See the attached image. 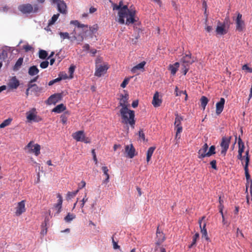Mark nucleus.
Instances as JSON below:
<instances>
[{
  "mask_svg": "<svg viewBox=\"0 0 252 252\" xmlns=\"http://www.w3.org/2000/svg\"><path fill=\"white\" fill-rule=\"evenodd\" d=\"M128 94H125L120 95L119 105L122 106L120 112L122 117V123L124 124H129L132 127H134L135 121L134 120V111L128 109L129 105L128 99Z\"/></svg>",
  "mask_w": 252,
  "mask_h": 252,
  "instance_id": "nucleus-1",
  "label": "nucleus"
},
{
  "mask_svg": "<svg viewBox=\"0 0 252 252\" xmlns=\"http://www.w3.org/2000/svg\"><path fill=\"white\" fill-rule=\"evenodd\" d=\"M136 10L135 8L132 6H130V10L129 12H126L125 16L123 17V19L124 20V24L126 25H129L131 24H133L136 21L135 20Z\"/></svg>",
  "mask_w": 252,
  "mask_h": 252,
  "instance_id": "nucleus-2",
  "label": "nucleus"
},
{
  "mask_svg": "<svg viewBox=\"0 0 252 252\" xmlns=\"http://www.w3.org/2000/svg\"><path fill=\"white\" fill-rule=\"evenodd\" d=\"M136 10L135 8L132 6H130V10L129 12H126L125 16L123 17V19L124 20V24L126 25H129L131 24H133L136 21L135 20Z\"/></svg>",
  "mask_w": 252,
  "mask_h": 252,
  "instance_id": "nucleus-3",
  "label": "nucleus"
},
{
  "mask_svg": "<svg viewBox=\"0 0 252 252\" xmlns=\"http://www.w3.org/2000/svg\"><path fill=\"white\" fill-rule=\"evenodd\" d=\"M26 118L28 122H31L32 121L35 122H39L41 121V118L37 115V112L35 108H32L29 111L27 112Z\"/></svg>",
  "mask_w": 252,
  "mask_h": 252,
  "instance_id": "nucleus-4",
  "label": "nucleus"
},
{
  "mask_svg": "<svg viewBox=\"0 0 252 252\" xmlns=\"http://www.w3.org/2000/svg\"><path fill=\"white\" fill-rule=\"evenodd\" d=\"M73 138L77 141L83 142L85 143H91V140L89 137H86L83 130H79L72 134Z\"/></svg>",
  "mask_w": 252,
  "mask_h": 252,
  "instance_id": "nucleus-5",
  "label": "nucleus"
},
{
  "mask_svg": "<svg viewBox=\"0 0 252 252\" xmlns=\"http://www.w3.org/2000/svg\"><path fill=\"white\" fill-rule=\"evenodd\" d=\"M235 21L236 31L239 32L243 31L245 29V24L242 20V15L240 13H238Z\"/></svg>",
  "mask_w": 252,
  "mask_h": 252,
  "instance_id": "nucleus-6",
  "label": "nucleus"
},
{
  "mask_svg": "<svg viewBox=\"0 0 252 252\" xmlns=\"http://www.w3.org/2000/svg\"><path fill=\"white\" fill-rule=\"evenodd\" d=\"M231 139V137H223L220 143V146L222 148L221 154L225 155L226 153L229 148V143Z\"/></svg>",
  "mask_w": 252,
  "mask_h": 252,
  "instance_id": "nucleus-7",
  "label": "nucleus"
},
{
  "mask_svg": "<svg viewBox=\"0 0 252 252\" xmlns=\"http://www.w3.org/2000/svg\"><path fill=\"white\" fill-rule=\"evenodd\" d=\"M108 68L107 64L106 63L103 65H95L94 75L98 77H101L106 72Z\"/></svg>",
  "mask_w": 252,
  "mask_h": 252,
  "instance_id": "nucleus-8",
  "label": "nucleus"
},
{
  "mask_svg": "<svg viewBox=\"0 0 252 252\" xmlns=\"http://www.w3.org/2000/svg\"><path fill=\"white\" fill-rule=\"evenodd\" d=\"M57 197L58 198V202L55 204L52 208L53 211H55L54 216L58 215L61 212L62 208L63 198L60 193H58Z\"/></svg>",
  "mask_w": 252,
  "mask_h": 252,
  "instance_id": "nucleus-9",
  "label": "nucleus"
},
{
  "mask_svg": "<svg viewBox=\"0 0 252 252\" xmlns=\"http://www.w3.org/2000/svg\"><path fill=\"white\" fill-rule=\"evenodd\" d=\"M18 8L20 12L25 14H30L33 11V6L30 3L21 4Z\"/></svg>",
  "mask_w": 252,
  "mask_h": 252,
  "instance_id": "nucleus-10",
  "label": "nucleus"
},
{
  "mask_svg": "<svg viewBox=\"0 0 252 252\" xmlns=\"http://www.w3.org/2000/svg\"><path fill=\"white\" fill-rule=\"evenodd\" d=\"M26 201L23 200L18 203L15 207V215L17 216H21L23 213L26 212L25 208Z\"/></svg>",
  "mask_w": 252,
  "mask_h": 252,
  "instance_id": "nucleus-11",
  "label": "nucleus"
},
{
  "mask_svg": "<svg viewBox=\"0 0 252 252\" xmlns=\"http://www.w3.org/2000/svg\"><path fill=\"white\" fill-rule=\"evenodd\" d=\"M63 98L62 93H57L51 95L47 99L48 104H55L58 102L62 100Z\"/></svg>",
  "mask_w": 252,
  "mask_h": 252,
  "instance_id": "nucleus-12",
  "label": "nucleus"
},
{
  "mask_svg": "<svg viewBox=\"0 0 252 252\" xmlns=\"http://www.w3.org/2000/svg\"><path fill=\"white\" fill-rule=\"evenodd\" d=\"M130 7H129V8H128L127 5H124L122 6V7H121V9L118 12V22L119 23H120L121 24H124V20L123 19V18L125 16V14H126V12H129V11H130Z\"/></svg>",
  "mask_w": 252,
  "mask_h": 252,
  "instance_id": "nucleus-13",
  "label": "nucleus"
},
{
  "mask_svg": "<svg viewBox=\"0 0 252 252\" xmlns=\"http://www.w3.org/2000/svg\"><path fill=\"white\" fill-rule=\"evenodd\" d=\"M216 32L217 34L220 35L226 34L227 32V30L225 28V23L219 21L216 29Z\"/></svg>",
  "mask_w": 252,
  "mask_h": 252,
  "instance_id": "nucleus-14",
  "label": "nucleus"
},
{
  "mask_svg": "<svg viewBox=\"0 0 252 252\" xmlns=\"http://www.w3.org/2000/svg\"><path fill=\"white\" fill-rule=\"evenodd\" d=\"M125 149L127 157L132 158L134 157L135 150L132 144L125 146Z\"/></svg>",
  "mask_w": 252,
  "mask_h": 252,
  "instance_id": "nucleus-15",
  "label": "nucleus"
},
{
  "mask_svg": "<svg viewBox=\"0 0 252 252\" xmlns=\"http://www.w3.org/2000/svg\"><path fill=\"white\" fill-rule=\"evenodd\" d=\"M54 3H57L58 9L62 13L65 14L66 12V5L63 1L60 0H52Z\"/></svg>",
  "mask_w": 252,
  "mask_h": 252,
  "instance_id": "nucleus-16",
  "label": "nucleus"
},
{
  "mask_svg": "<svg viewBox=\"0 0 252 252\" xmlns=\"http://www.w3.org/2000/svg\"><path fill=\"white\" fill-rule=\"evenodd\" d=\"M208 149V146L207 143L203 145L202 147L198 152V158L199 159H202L205 157H207L206 154H207V150Z\"/></svg>",
  "mask_w": 252,
  "mask_h": 252,
  "instance_id": "nucleus-17",
  "label": "nucleus"
},
{
  "mask_svg": "<svg viewBox=\"0 0 252 252\" xmlns=\"http://www.w3.org/2000/svg\"><path fill=\"white\" fill-rule=\"evenodd\" d=\"M225 103V99L224 98H220V101L216 104V113L217 115H220L223 110Z\"/></svg>",
  "mask_w": 252,
  "mask_h": 252,
  "instance_id": "nucleus-18",
  "label": "nucleus"
},
{
  "mask_svg": "<svg viewBox=\"0 0 252 252\" xmlns=\"http://www.w3.org/2000/svg\"><path fill=\"white\" fill-rule=\"evenodd\" d=\"M182 62L183 64L187 65L188 66L193 63L195 62V61L192 59L191 54L189 53V54H187L185 56L183 57L182 59Z\"/></svg>",
  "mask_w": 252,
  "mask_h": 252,
  "instance_id": "nucleus-19",
  "label": "nucleus"
},
{
  "mask_svg": "<svg viewBox=\"0 0 252 252\" xmlns=\"http://www.w3.org/2000/svg\"><path fill=\"white\" fill-rule=\"evenodd\" d=\"M162 100L159 98V94L156 92L153 96L152 104L155 107H158L160 106Z\"/></svg>",
  "mask_w": 252,
  "mask_h": 252,
  "instance_id": "nucleus-20",
  "label": "nucleus"
},
{
  "mask_svg": "<svg viewBox=\"0 0 252 252\" xmlns=\"http://www.w3.org/2000/svg\"><path fill=\"white\" fill-rule=\"evenodd\" d=\"M165 235L163 232L159 231L158 227L157 230L156 244L160 245L165 240Z\"/></svg>",
  "mask_w": 252,
  "mask_h": 252,
  "instance_id": "nucleus-21",
  "label": "nucleus"
},
{
  "mask_svg": "<svg viewBox=\"0 0 252 252\" xmlns=\"http://www.w3.org/2000/svg\"><path fill=\"white\" fill-rule=\"evenodd\" d=\"M205 217L203 216L200 219H199L198 221V223L199 224V227L200 228V232L202 234V236H204V235L207 234V231L206 228V223L204 222L202 225V221L205 219Z\"/></svg>",
  "mask_w": 252,
  "mask_h": 252,
  "instance_id": "nucleus-22",
  "label": "nucleus"
},
{
  "mask_svg": "<svg viewBox=\"0 0 252 252\" xmlns=\"http://www.w3.org/2000/svg\"><path fill=\"white\" fill-rule=\"evenodd\" d=\"M244 170H245V174L246 178L247 183L251 184L250 187V194L252 196V180L251 179L250 175L249 173L248 168H244Z\"/></svg>",
  "mask_w": 252,
  "mask_h": 252,
  "instance_id": "nucleus-23",
  "label": "nucleus"
},
{
  "mask_svg": "<svg viewBox=\"0 0 252 252\" xmlns=\"http://www.w3.org/2000/svg\"><path fill=\"white\" fill-rule=\"evenodd\" d=\"M101 169L104 173V175L106 177L105 179L103 181L102 183L103 184H107L109 182V178H110V176L108 174L109 170H108L107 167L105 166H102Z\"/></svg>",
  "mask_w": 252,
  "mask_h": 252,
  "instance_id": "nucleus-24",
  "label": "nucleus"
},
{
  "mask_svg": "<svg viewBox=\"0 0 252 252\" xmlns=\"http://www.w3.org/2000/svg\"><path fill=\"white\" fill-rule=\"evenodd\" d=\"M146 64V62L143 61L136 65L134 66L131 69V71L132 73H136L137 70H140L144 68L145 65Z\"/></svg>",
  "mask_w": 252,
  "mask_h": 252,
  "instance_id": "nucleus-25",
  "label": "nucleus"
},
{
  "mask_svg": "<svg viewBox=\"0 0 252 252\" xmlns=\"http://www.w3.org/2000/svg\"><path fill=\"white\" fill-rule=\"evenodd\" d=\"M70 24L74 25V26L77 27L79 28H82L84 30H88V26L87 25H84L83 24H81L77 20H72L70 21Z\"/></svg>",
  "mask_w": 252,
  "mask_h": 252,
  "instance_id": "nucleus-26",
  "label": "nucleus"
},
{
  "mask_svg": "<svg viewBox=\"0 0 252 252\" xmlns=\"http://www.w3.org/2000/svg\"><path fill=\"white\" fill-rule=\"evenodd\" d=\"M8 85L11 89H15L19 86V82L15 77H14L9 83Z\"/></svg>",
  "mask_w": 252,
  "mask_h": 252,
  "instance_id": "nucleus-27",
  "label": "nucleus"
},
{
  "mask_svg": "<svg viewBox=\"0 0 252 252\" xmlns=\"http://www.w3.org/2000/svg\"><path fill=\"white\" fill-rule=\"evenodd\" d=\"M179 67V63H175L174 64L171 65L170 64L169 66V70L171 71V73L172 75H174L177 71L178 69V68Z\"/></svg>",
  "mask_w": 252,
  "mask_h": 252,
  "instance_id": "nucleus-28",
  "label": "nucleus"
},
{
  "mask_svg": "<svg viewBox=\"0 0 252 252\" xmlns=\"http://www.w3.org/2000/svg\"><path fill=\"white\" fill-rule=\"evenodd\" d=\"M28 87H29V89H31L32 92H33L34 93H37L41 91V89L39 88L35 84L29 83Z\"/></svg>",
  "mask_w": 252,
  "mask_h": 252,
  "instance_id": "nucleus-29",
  "label": "nucleus"
},
{
  "mask_svg": "<svg viewBox=\"0 0 252 252\" xmlns=\"http://www.w3.org/2000/svg\"><path fill=\"white\" fill-rule=\"evenodd\" d=\"M40 146L38 144H36L33 145V148H31L30 150V152L33 153L35 156H37L40 154Z\"/></svg>",
  "mask_w": 252,
  "mask_h": 252,
  "instance_id": "nucleus-30",
  "label": "nucleus"
},
{
  "mask_svg": "<svg viewBox=\"0 0 252 252\" xmlns=\"http://www.w3.org/2000/svg\"><path fill=\"white\" fill-rule=\"evenodd\" d=\"M65 109L66 107L63 104H60L56 106L52 111L57 113H60L65 110Z\"/></svg>",
  "mask_w": 252,
  "mask_h": 252,
  "instance_id": "nucleus-31",
  "label": "nucleus"
},
{
  "mask_svg": "<svg viewBox=\"0 0 252 252\" xmlns=\"http://www.w3.org/2000/svg\"><path fill=\"white\" fill-rule=\"evenodd\" d=\"M39 72V70L35 65L31 66L28 71V73L31 76H34Z\"/></svg>",
  "mask_w": 252,
  "mask_h": 252,
  "instance_id": "nucleus-32",
  "label": "nucleus"
},
{
  "mask_svg": "<svg viewBox=\"0 0 252 252\" xmlns=\"http://www.w3.org/2000/svg\"><path fill=\"white\" fill-rule=\"evenodd\" d=\"M156 149V147H150L147 152V158H146V160L147 162H149V161L151 160V157L153 154V153Z\"/></svg>",
  "mask_w": 252,
  "mask_h": 252,
  "instance_id": "nucleus-33",
  "label": "nucleus"
},
{
  "mask_svg": "<svg viewBox=\"0 0 252 252\" xmlns=\"http://www.w3.org/2000/svg\"><path fill=\"white\" fill-rule=\"evenodd\" d=\"M23 62V58H20L18 59V60L16 62L14 66H13V70L14 71H17L21 67L22 63Z\"/></svg>",
  "mask_w": 252,
  "mask_h": 252,
  "instance_id": "nucleus-34",
  "label": "nucleus"
},
{
  "mask_svg": "<svg viewBox=\"0 0 252 252\" xmlns=\"http://www.w3.org/2000/svg\"><path fill=\"white\" fill-rule=\"evenodd\" d=\"M209 99L205 96H202L200 98L201 106L203 110H205Z\"/></svg>",
  "mask_w": 252,
  "mask_h": 252,
  "instance_id": "nucleus-35",
  "label": "nucleus"
},
{
  "mask_svg": "<svg viewBox=\"0 0 252 252\" xmlns=\"http://www.w3.org/2000/svg\"><path fill=\"white\" fill-rule=\"evenodd\" d=\"M76 218V215L74 214L68 213L66 217H64V220L66 222H70Z\"/></svg>",
  "mask_w": 252,
  "mask_h": 252,
  "instance_id": "nucleus-36",
  "label": "nucleus"
},
{
  "mask_svg": "<svg viewBox=\"0 0 252 252\" xmlns=\"http://www.w3.org/2000/svg\"><path fill=\"white\" fill-rule=\"evenodd\" d=\"M199 238V234L196 233L192 237V241L190 245L189 246V248H191L196 245V241Z\"/></svg>",
  "mask_w": 252,
  "mask_h": 252,
  "instance_id": "nucleus-37",
  "label": "nucleus"
},
{
  "mask_svg": "<svg viewBox=\"0 0 252 252\" xmlns=\"http://www.w3.org/2000/svg\"><path fill=\"white\" fill-rule=\"evenodd\" d=\"M67 78V76H66V75L64 77L60 76V75H59V77H58L57 78H56L55 79L50 81L49 82L48 85H49V86H52L53 84H54L55 83L60 81L61 80L65 79Z\"/></svg>",
  "mask_w": 252,
  "mask_h": 252,
  "instance_id": "nucleus-38",
  "label": "nucleus"
},
{
  "mask_svg": "<svg viewBox=\"0 0 252 252\" xmlns=\"http://www.w3.org/2000/svg\"><path fill=\"white\" fill-rule=\"evenodd\" d=\"M78 192V190H76L74 191H68L66 194V200H70L74 198Z\"/></svg>",
  "mask_w": 252,
  "mask_h": 252,
  "instance_id": "nucleus-39",
  "label": "nucleus"
},
{
  "mask_svg": "<svg viewBox=\"0 0 252 252\" xmlns=\"http://www.w3.org/2000/svg\"><path fill=\"white\" fill-rule=\"evenodd\" d=\"M216 147L215 146L212 145L211 146L209 150V151L207 152V154H206L207 155V157H209L213 155H214L216 154Z\"/></svg>",
  "mask_w": 252,
  "mask_h": 252,
  "instance_id": "nucleus-40",
  "label": "nucleus"
},
{
  "mask_svg": "<svg viewBox=\"0 0 252 252\" xmlns=\"http://www.w3.org/2000/svg\"><path fill=\"white\" fill-rule=\"evenodd\" d=\"M59 15H60L59 14H54L52 16V17L51 19V20H50L49 21L48 26H51L53 24H54L55 23V22L57 20L58 18H59Z\"/></svg>",
  "mask_w": 252,
  "mask_h": 252,
  "instance_id": "nucleus-41",
  "label": "nucleus"
},
{
  "mask_svg": "<svg viewBox=\"0 0 252 252\" xmlns=\"http://www.w3.org/2000/svg\"><path fill=\"white\" fill-rule=\"evenodd\" d=\"M12 121L11 119H7L5 120L1 124H0V128H4L5 126H9Z\"/></svg>",
  "mask_w": 252,
  "mask_h": 252,
  "instance_id": "nucleus-42",
  "label": "nucleus"
},
{
  "mask_svg": "<svg viewBox=\"0 0 252 252\" xmlns=\"http://www.w3.org/2000/svg\"><path fill=\"white\" fill-rule=\"evenodd\" d=\"M48 56L47 52L43 50H41L39 52V58L41 59H45Z\"/></svg>",
  "mask_w": 252,
  "mask_h": 252,
  "instance_id": "nucleus-43",
  "label": "nucleus"
},
{
  "mask_svg": "<svg viewBox=\"0 0 252 252\" xmlns=\"http://www.w3.org/2000/svg\"><path fill=\"white\" fill-rule=\"evenodd\" d=\"M33 6V13H36L38 11L42 8V4L40 3H35L34 4Z\"/></svg>",
  "mask_w": 252,
  "mask_h": 252,
  "instance_id": "nucleus-44",
  "label": "nucleus"
},
{
  "mask_svg": "<svg viewBox=\"0 0 252 252\" xmlns=\"http://www.w3.org/2000/svg\"><path fill=\"white\" fill-rule=\"evenodd\" d=\"M183 120V118L179 116L178 115H176L175 118V121L174 123L175 126L181 125V121Z\"/></svg>",
  "mask_w": 252,
  "mask_h": 252,
  "instance_id": "nucleus-45",
  "label": "nucleus"
},
{
  "mask_svg": "<svg viewBox=\"0 0 252 252\" xmlns=\"http://www.w3.org/2000/svg\"><path fill=\"white\" fill-rule=\"evenodd\" d=\"M59 35H60V37H61V38H62L63 40H64L65 39H69L70 38L69 34L67 32H60Z\"/></svg>",
  "mask_w": 252,
  "mask_h": 252,
  "instance_id": "nucleus-46",
  "label": "nucleus"
},
{
  "mask_svg": "<svg viewBox=\"0 0 252 252\" xmlns=\"http://www.w3.org/2000/svg\"><path fill=\"white\" fill-rule=\"evenodd\" d=\"M7 57V52L5 50H3L0 55V59L3 60H5Z\"/></svg>",
  "mask_w": 252,
  "mask_h": 252,
  "instance_id": "nucleus-47",
  "label": "nucleus"
},
{
  "mask_svg": "<svg viewBox=\"0 0 252 252\" xmlns=\"http://www.w3.org/2000/svg\"><path fill=\"white\" fill-rule=\"evenodd\" d=\"M90 31L92 33L96 32L98 30V26L97 25H94L92 27H90Z\"/></svg>",
  "mask_w": 252,
  "mask_h": 252,
  "instance_id": "nucleus-48",
  "label": "nucleus"
},
{
  "mask_svg": "<svg viewBox=\"0 0 252 252\" xmlns=\"http://www.w3.org/2000/svg\"><path fill=\"white\" fill-rule=\"evenodd\" d=\"M88 198L87 197V195H86V193L85 196L84 197V198L81 201V203L80 204V207L82 209H83V208L84 206L85 203L88 201Z\"/></svg>",
  "mask_w": 252,
  "mask_h": 252,
  "instance_id": "nucleus-49",
  "label": "nucleus"
},
{
  "mask_svg": "<svg viewBox=\"0 0 252 252\" xmlns=\"http://www.w3.org/2000/svg\"><path fill=\"white\" fill-rule=\"evenodd\" d=\"M49 65V62L47 61L41 62L40 64V66L42 68H46Z\"/></svg>",
  "mask_w": 252,
  "mask_h": 252,
  "instance_id": "nucleus-50",
  "label": "nucleus"
},
{
  "mask_svg": "<svg viewBox=\"0 0 252 252\" xmlns=\"http://www.w3.org/2000/svg\"><path fill=\"white\" fill-rule=\"evenodd\" d=\"M238 145H239V148L244 149L245 146L244 143L242 141L241 138L240 137L238 139Z\"/></svg>",
  "mask_w": 252,
  "mask_h": 252,
  "instance_id": "nucleus-51",
  "label": "nucleus"
},
{
  "mask_svg": "<svg viewBox=\"0 0 252 252\" xmlns=\"http://www.w3.org/2000/svg\"><path fill=\"white\" fill-rule=\"evenodd\" d=\"M139 138L143 140V141H145V134H144L143 130H142V129H141L139 131Z\"/></svg>",
  "mask_w": 252,
  "mask_h": 252,
  "instance_id": "nucleus-52",
  "label": "nucleus"
},
{
  "mask_svg": "<svg viewBox=\"0 0 252 252\" xmlns=\"http://www.w3.org/2000/svg\"><path fill=\"white\" fill-rule=\"evenodd\" d=\"M182 94H184L186 95L185 100H187V97H188V95H187V94L186 93V91H179V92H177V93H176V96H179V95H181Z\"/></svg>",
  "mask_w": 252,
  "mask_h": 252,
  "instance_id": "nucleus-53",
  "label": "nucleus"
},
{
  "mask_svg": "<svg viewBox=\"0 0 252 252\" xmlns=\"http://www.w3.org/2000/svg\"><path fill=\"white\" fill-rule=\"evenodd\" d=\"M128 82H129V79H128V78L125 79L124 80L122 83V84H121V87L123 88H125L126 87V85L128 84Z\"/></svg>",
  "mask_w": 252,
  "mask_h": 252,
  "instance_id": "nucleus-54",
  "label": "nucleus"
},
{
  "mask_svg": "<svg viewBox=\"0 0 252 252\" xmlns=\"http://www.w3.org/2000/svg\"><path fill=\"white\" fill-rule=\"evenodd\" d=\"M86 186V182L84 181H82L80 184L78 185V191L81 189L84 188Z\"/></svg>",
  "mask_w": 252,
  "mask_h": 252,
  "instance_id": "nucleus-55",
  "label": "nucleus"
},
{
  "mask_svg": "<svg viewBox=\"0 0 252 252\" xmlns=\"http://www.w3.org/2000/svg\"><path fill=\"white\" fill-rule=\"evenodd\" d=\"M112 243H113V248L114 249H119L120 246L118 245L117 243L114 241L113 237H112Z\"/></svg>",
  "mask_w": 252,
  "mask_h": 252,
  "instance_id": "nucleus-56",
  "label": "nucleus"
},
{
  "mask_svg": "<svg viewBox=\"0 0 252 252\" xmlns=\"http://www.w3.org/2000/svg\"><path fill=\"white\" fill-rule=\"evenodd\" d=\"M175 129L176 130V132L177 133H181L183 130V127L181 125L175 126Z\"/></svg>",
  "mask_w": 252,
  "mask_h": 252,
  "instance_id": "nucleus-57",
  "label": "nucleus"
},
{
  "mask_svg": "<svg viewBox=\"0 0 252 252\" xmlns=\"http://www.w3.org/2000/svg\"><path fill=\"white\" fill-rule=\"evenodd\" d=\"M217 161L216 160H213L210 162V164L212 168L217 169Z\"/></svg>",
  "mask_w": 252,
  "mask_h": 252,
  "instance_id": "nucleus-58",
  "label": "nucleus"
},
{
  "mask_svg": "<svg viewBox=\"0 0 252 252\" xmlns=\"http://www.w3.org/2000/svg\"><path fill=\"white\" fill-rule=\"evenodd\" d=\"M75 70V66L74 65H71L69 68V72L70 75H72ZM70 78H72V76L71 75Z\"/></svg>",
  "mask_w": 252,
  "mask_h": 252,
  "instance_id": "nucleus-59",
  "label": "nucleus"
},
{
  "mask_svg": "<svg viewBox=\"0 0 252 252\" xmlns=\"http://www.w3.org/2000/svg\"><path fill=\"white\" fill-rule=\"evenodd\" d=\"M23 49L25 50L26 52H28L32 49V47L27 44L23 46Z\"/></svg>",
  "mask_w": 252,
  "mask_h": 252,
  "instance_id": "nucleus-60",
  "label": "nucleus"
},
{
  "mask_svg": "<svg viewBox=\"0 0 252 252\" xmlns=\"http://www.w3.org/2000/svg\"><path fill=\"white\" fill-rule=\"evenodd\" d=\"M250 162V157H246L245 158V165L244 166V168H248L249 166V164Z\"/></svg>",
  "mask_w": 252,
  "mask_h": 252,
  "instance_id": "nucleus-61",
  "label": "nucleus"
},
{
  "mask_svg": "<svg viewBox=\"0 0 252 252\" xmlns=\"http://www.w3.org/2000/svg\"><path fill=\"white\" fill-rule=\"evenodd\" d=\"M183 65L184 66V68H183L184 74L186 75L189 70V66H188L187 65H185V64H183Z\"/></svg>",
  "mask_w": 252,
  "mask_h": 252,
  "instance_id": "nucleus-62",
  "label": "nucleus"
},
{
  "mask_svg": "<svg viewBox=\"0 0 252 252\" xmlns=\"http://www.w3.org/2000/svg\"><path fill=\"white\" fill-rule=\"evenodd\" d=\"M97 10V9L94 7H91L89 9V12L90 13H93L95 12Z\"/></svg>",
  "mask_w": 252,
  "mask_h": 252,
  "instance_id": "nucleus-63",
  "label": "nucleus"
},
{
  "mask_svg": "<svg viewBox=\"0 0 252 252\" xmlns=\"http://www.w3.org/2000/svg\"><path fill=\"white\" fill-rule=\"evenodd\" d=\"M138 105V101L137 100H134L132 103V106L133 108H136Z\"/></svg>",
  "mask_w": 252,
  "mask_h": 252,
  "instance_id": "nucleus-64",
  "label": "nucleus"
}]
</instances>
